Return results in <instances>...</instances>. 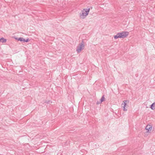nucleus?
Returning <instances> with one entry per match:
<instances>
[{"instance_id":"f257e3e1","label":"nucleus","mask_w":155,"mask_h":155,"mask_svg":"<svg viewBox=\"0 0 155 155\" xmlns=\"http://www.w3.org/2000/svg\"><path fill=\"white\" fill-rule=\"evenodd\" d=\"M128 34L129 33L128 32L123 31L117 33L116 35L114 36V38L115 39L118 38H124L128 36Z\"/></svg>"},{"instance_id":"f03ea898","label":"nucleus","mask_w":155,"mask_h":155,"mask_svg":"<svg viewBox=\"0 0 155 155\" xmlns=\"http://www.w3.org/2000/svg\"><path fill=\"white\" fill-rule=\"evenodd\" d=\"M90 9V8H86L82 10L79 14L80 17L82 19L84 18L88 14Z\"/></svg>"},{"instance_id":"7ed1b4c3","label":"nucleus","mask_w":155,"mask_h":155,"mask_svg":"<svg viewBox=\"0 0 155 155\" xmlns=\"http://www.w3.org/2000/svg\"><path fill=\"white\" fill-rule=\"evenodd\" d=\"M84 41L82 40L81 42L79 44V46L77 47V51L78 52H80L84 48Z\"/></svg>"},{"instance_id":"20e7f679","label":"nucleus","mask_w":155,"mask_h":155,"mask_svg":"<svg viewBox=\"0 0 155 155\" xmlns=\"http://www.w3.org/2000/svg\"><path fill=\"white\" fill-rule=\"evenodd\" d=\"M123 102L124 103L122 104L121 106L122 107V106L124 105L123 107L124 110V111H127V110L125 108V107L126 106L127 104L129 102V101L127 100H125L124 101H123Z\"/></svg>"},{"instance_id":"39448f33","label":"nucleus","mask_w":155,"mask_h":155,"mask_svg":"<svg viewBox=\"0 0 155 155\" xmlns=\"http://www.w3.org/2000/svg\"><path fill=\"white\" fill-rule=\"evenodd\" d=\"M145 129L147 130V132H149L150 130L151 131L152 129V126L150 125H147L146 128Z\"/></svg>"},{"instance_id":"423d86ee","label":"nucleus","mask_w":155,"mask_h":155,"mask_svg":"<svg viewBox=\"0 0 155 155\" xmlns=\"http://www.w3.org/2000/svg\"><path fill=\"white\" fill-rule=\"evenodd\" d=\"M150 108L153 110L155 109V102H154L151 105Z\"/></svg>"},{"instance_id":"0eeeda50","label":"nucleus","mask_w":155,"mask_h":155,"mask_svg":"<svg viewBox=\"0 0 155 155\" xmlns=\"http://www.w3.org/2000/svg\"><path fill=\"white\" fill-rule=\"evenodd\" d=\"M0 41L2 43H5L6 41V40L2 38L0 39Z\"/></svg>"},{"instance_id":"6e6552de","label":"nucleus","mask_w":155,"mask_h":155,"mask_svg":"<svg viewBox=\"0 0 155 155\" xmlns=\"http://www.w3.org/2000/svg\"><path fill=\"white\" fill-rule=\"evenodd\" d=\"M15 39L18 41H23L24 40V38L22 37H20L19 38H15Z\"/></svg>"},{"instance_id":"1a4fd4ad","label":"nucleus","mask_w":155,"mask_h":155,"mask_svg":"<svg viewBox=\"0 0 155 155\" xmlns=\"http://www.w3.org/2000/svg\"><path fill=\"white\" fill-rule=\"evenodd\" d=\"M104 95L102 96L101 98V99L100 101L102 103L103 101H104Z\"/></svg>"},{"instance_id":"9d476101","label":"nucleus","mask_w":155,"mask_h":155,"mask_svg":"<svg viewBox=\"0 0 155 155\" xmlns=\"http://www.w3.org/2000/svg\"><path fill=\"white\" fill-rule=\"evenodd\" d=\"M29 40L28 38L26 40H25V39L24 38V40L23 41L27 42H28L29 41Z\"/></svg>"},{"instance_id":"9b49d317","label":"nucleus","mask_w":155,"mask_h":155,"mask_svg":"<svg viewBox=\"0 0 155 155\" xmlns=\"http://www.w3.org/2000/svg\"><path fill=\"white\" fill-rule=\"evenodd\" d=\"M101 101H97L96 103V104H101Z\"/></svg>"},{"instance_id":"f8f14e48","label":"nucleus","mask_w":155,"mask_h":155,"mask_svg":"<svg viewBox=\"0 0 155 155\" xmlns=\"http://www.w3.org/2000/svg\"><path fill=\"white\" fill-rule=\"evenodd\" d=\"M47 103L48 104H50L51 103H52V101H49Z\"/></svg>"}]
</instances>
